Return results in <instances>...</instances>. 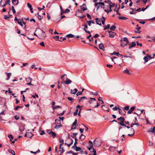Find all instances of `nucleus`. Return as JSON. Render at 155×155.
Here are the masks:
<instances>
[{
  "instance_id": "f257e3e1",
  "label": "nucleus",
  "mask_w": 155,
  "mask_h": 155,
  "mask_svg": "<svg viewBox=\"0 0 155 155\" xmlns=\"http://www.w3.org/2000/svg\"><path fill=\"white\" fill-rule=\"evenodd\" d=\"M36 31L38 32V38L40 39H44L46 36V35L44 31L40 29H37Z\"/></svg>"
},
{
  "instance_id": "f03ea898",
  "label": "nucleus",
  "mask_w": 155,
  "mask_h": 155,
  "mask_svg": "<svg viewBox=\"0 0 155 155\" xmlns=\"http://www.w3.org/2000/svg\"><path fill=\"white\" fill-rule=\"evenodd\" d=\"M123 41L126 42L125 43V44L124 45V43L122 42L120 44V46L122 47H124L127 46V44H128L129 41L127 38V37H124V38Z\"/></svg>"
},
{
  "instance_id": "7ed1b4c3",
  "label": "nucleus",
  "mask_w": 155,
  "mask_h": 155,
  "mask_svg": "<svg viewBox=\"0 0 155 155\" xmlns=\"http://www.w3.org/2000/svg\"><path fill=\"white\" fill-rule=\"evenodd\" d=\"M125 120V118L124 117H121V119L120 120V122H118V124L121 126H126V125L123 123Z\"/></svg>"
},
{
  "instance_id": "20e7f679",
  "label": "nucleus",
  "mask_w": 155,
  "mask_h": 155,
  "mask_svg": "<svg viewBox=\"0 0 155 155\" xmlns=\"http://www.w3.org/2000/svg\"><path fill=\"white\" fill-rule=\"evenodd\" d=\"M93 143L94 147H99L101 145V144L99 143L98 141L96 140V139L94 140Z\"/></svg>"
},
{
  "instance_id": "39448f33",
  "label": "nucleus",
  "mask_w": 155,
  "mask_h": 155,
  "mask_svg": "<svg viewBox=\"0 0 155 155\" xmlns=\"http://www.w3.org/2000/svg\"><path fill=\"white\" fill-rule=\"evenodd\" d=\"M108 32L109 34V37L110 38L114 37L116 35L115 32L111 31H109Z\"/></svg>"
},
{
  "instance_id": "423d86ee",
  "label": "nucleus",
  "mask_w": 155,
  "mask_h": 155,
  "mask_svg": "<svg viewBox=\"0 0 155 155\" xmlns=\"http://www.w3.org/2000/svg\"><path fill=\"white\" fill-rule=\"evenodd\" d=\"M130 133L132 134H128V135L129 136H133L134 134L135 131L134 129L133 128H131L130 130Z\"/></svg>"
},
{
  "instance_id": "0eeeda50",
  "label": "nucleus",
  "mask_w": 155,
  "mask_h": 155,
  "mask_svg": "<svg viewBox=\"0 0 155 155\" xmlns=\"http://www.w3.org/2000/svg\"><path fill=\"white\" fill-rule=\"evenodd\" d=\"M136 108L135 106H133L132 107H131L130 108V110H129L128 112L127 113L128 114H131L132 112L134 110V109Z\"/></svg>"
},
{
  "instance_id": "6e6552de",
  "label": "nucleus",
  "mask_w": 155,
  "mask_h": 155,
  "mask_svg": "<svg viewBox=\"0 0 155 155\" xmlns=\"http://www.w3.org/2000/svg\"><path fill=\"white\" fill-rule=\"evenodd\" d=\"M129 45V49H130L132 47H134L136 46V44L134 41H133L131 44L130 43Z\"/></svg>"
},
{
  "instance_id": "1a4fd4ad",
  "label": "nucleus",
  "mask_w": 155,
  "mask_h": 155,
  "mask_svg": "<svg viewBox=\"0 0 155 155\" xmlns=\"http://www.w3.org/2000/svg\"><path fill=\"white\" fill-rule=\"evenodd\" d=\"M95 20H96V23L97 24H98L100 25H101V19L100 18H95Z\"/></svg>"
},
{
  "instance_id": "9d476101",
  "label": "nucleus",
  "mask_w": 155,
  "mask_h": 155,
  "mask_svg": "<svg viewBox=\"0 0 155 155\" xmlns=\"http://www.w3.org/2000/svg\"><path fill=\"white\" fill-rule=\"evenodd\" d=\"M110 54L111 55H113L116 54L117 55V57H119V56H120V57H123L122 55L120 54L118 52H116L115 51H114L113 53H110Z\"/></svg>"
},
{
  "instance_id": "9b49d317",
  "label": "nucleus",
  "mask_w": 155,
  "mask_h": 155,
  "mask_svg": "<svg viewBox=\"0 0 155 155\" xmlns=\"http://www.w3.org/2000/svg\"><path fill=\"white\" fill-rule=\"evenodd\" d=\"M81 8L83 11H85L87 10V8L85 4H84L82 5L81 6Z\"/></svg>"
},
{
  "instance_id": "f8f14e48",
  "label": "nucleus",
  "mask_w": 155,
  "mask_h": 155,
  "mask_svg": "<svg viewBox=\"0 0 155 155\" xmlns=\"http://www.w3.org/2000/svg\"><path fill=\"white\" fill-rule=\"evenodd\" d=\"M10 0H7L6 1H5V3L3 5H1V7H5L6 5L8 4L10 5Z\"/></svg>"
},
{
  "instance_id": "ddd939ff",
  "label": "nucleus",
  "mask_w": 155,
  "mask_h": 155,
  "mask_svg": "<svg viewBox=\"0 0 155 155\" xmlns=\"http://www.w3.org/2000/svg\"><path fill=\"white\" fill-rule=\"evenodd\" d=\"M12 4L14 5H17L19 3L18 0H13L12 1Z\"/></svg>"
},
{
  "instance_id": "4468645a",
  "label": "nucleus",
  "mask_w": 155,
  "mask_h": 155,
  "mask_svg": "<svg viewBox=\"0 0 155 155\" xmlns=\"http://www.w3.org/2000/svg\"><path fill=\"white\" fill-rule=\"evenodd\" d=\"M72 81L70 79H68L67 78H66V80L64 82V83L66 84H71Z\"/></svg>"
},
{
  "instance_id": "2eb2a0df",
  "label": "nucleus",
  "mask_w": 155,
  "mask_h": 155,
  "mask_svg": "<svg viewBox=\"0 0 155 155\" xmlns=\"http://www.w3.org/2000/svg\"><path fill=\"white\" fill-rule=\"evenodd\" d=\"M59 140H60V143H61L59 145V146H60L59 149H62V147H61V146L62 145H63L64 143V140L63 139H61V138H59Z\"/></svg>"
},
{
  "instance_id": "dca6fc26",
  "label": "nucleus",
  "mask_w": 155,
  "mask_h": 155,
  "mask_svg": "<svg viewBox=\"0 0 155 155\" xmlns=\"http://www.w3.org/2000/svg\"><path fill=\"white\" fill-rule=\"evenodd\" d=\"M99 47L100 49L102 50L103 51L104 50V45L102 43H101L99 44Z\"/></svg>"
},
{
  "instance_id": "f3484780",
  "label": "nucleus",
  "mask_w": 155,
  "mask_h": 155,
  "mask_svg": "<svg viewBox=\"0 0 155 155\" xmlns=\"http://www.w3.org/2000/svg\"><path fill=\"white\" fill-rule=\"evenodd\" d=\"M78 91L77 89L75 88L74 89L71 90V94H75Z\"/></svg>"
},
{
  "instance_id": "a211bd4d",
  "label": "nucleus",
  "mask_w": 155,
  "mask_h": 155,
  "mask_svg": "<svg viewBox=\"0 0 155 155\" xmlns=\"http://www.w3.org/2000/svg\"><path fill=\"white\" fill-rule=\"evenodd\" d=\"M101 108L104 110L107 111L108 112L109 111V109L104 105H102L101 107Z\"/></svg>"
},
{
  "instance_id": "6ab92c4d",
  "label": "nucleus",
  "mask_w": 155,
  "mask_h": 155,
  "mask_svg": "<svg viewBox=\"0 0 155 155\" xmlns=\"http://www.w3.org/2000/svg\"><path fill=\"white\" fill-rule=\"evenodd\" d=\"M123 72L124 73L126 74H129V75H130L131 74V73L130 72L129 70L127 69H126L124 70L123 71Z\"/></svg>"
},
{
  "instance_id": "aec40b11",
  "label": "nucleus",
  "mask_w": 155,
  "mask_h": 155,
  "mask_svg": "<svg viewBox=\"0 0 155 155\" xmlns=\"http://www.w3.org/2000/svg\"><path fill=\"white\" fill-rule=\"evenodd\" d=\"M8 151L9 152L11 153L12 155H15V152L14 150L10 149Z\"/></svg>"
},
{
  "instance_id": "412c9836",
  "label": "nucleus",
  "mask_w": 155,
  "mask_h": 155,
  "mask_svg": "<svg viewBox=\"0 0 155 155\" xmlns=\"http://www.w3.org/2000/svg\"><path fill=\"white\" fill-rule=\"evenodd\" d=\"M74 35L72 34H69L67 35L65 37L69 38H73L74 37Z\"/></svg>"
},
{
  "instance_id": "4be33fe9",
  "label": "nucleus",
  "mask_w": 155,
  "mask_h": 155,
  "mask_svg": "<svg viewBox=\"0 0 155 155\" xmlns=\"http://www.w3.org/2000/svg\"><path fill=\"white\" fill-rule=\"evenodd\" d=\"M5 73L7 74V78L6 79L7 80H8L11 75V73H7L6 72Z\"/></svg>"
},
{
  "instance_id": "5701e85b",
  "label": "nucleus",
  "mask_w": 155,
  "mask_h": 155,
  "mask_svg": "<svg viewBox=\"0 0 155 155\" xmlns=\"http://www.w3.org/2000/svg\"><path fill=\"white\" fill-rule=\"evenodd\" d=\"M50 134H51V137H52L53 138H54L55 137H56V133L53 132L52 131L51 132Z\"/></svg>"
},
{
  "instance_id": "b1692460",
  "label": "nucleus",
  "mask_w": 155,
  "mask_h": 155,
  "mask_svg": "<svg viewBox=\"0 0 155 155\" xmlns=\"http://www.w3.org/2000/svg\"><path fill=\"white\" fill-rule=\"evenodd\" d=\"M99 4L100 5V7L101 8H104V2H99Z\"/></svg>"
},
{
  "instance_id": "393cba45",
  "label": "nucleus",
  "mask_w": 155,
  "mask_h": 155,
  "mask_svg": "<svg viewBox=\"0 0 155 155\" xmlns=\"http://www.w3.org/2000/svg\"><path fill=\"white\" fill-rule=\"evenodd\" d=\"M110 28V25L109 24H107V25H105L104 26V30H106Z\"/></svg>"
},
{
  "instance_id": "a878e982",
  "label": "nucleus",
  "mask_w": 155,
  "mask_h": 155,
  "mask_svg": "<svg viewBox=\"0 0 155 155\" xmlns=\"http://www.w3.org/2000/svg\"><path fill=\"white\" fill-rule=\"evenodd\" d=\"M105 20V18L103 16L101 19V23L103 25L104 24Z\"/></svg>"
},
{
  "instance_id": "bb28decb",
  "label": "nucleus",
  "mask_w": 155,
  "mask_h": 155,
  "mask_svg": "<svg viewBox=\"0 0 155 155\" xmlns=\"http://www.w3.org/2000/svg\"><path fill=\"white\" fill-rule=\"evenodd\" d=\"M26 81L27 82H31L32 80V79L29 77H28L27 78H26Z\"/></svg>"
},
{
  "instance_id": "cd10ccee",
  "label": "nucleus",
  "mask_w": 155,
  "mask_h": 155,
  "mask_svg": "<svg viewBox=\"0 0 155 155\" xmlns=\"http://www.w3.org/2000/svg\"><path fill=\"white\" fill-rule=\"evenodd\" d=\"M118 18L123 20H125L128 19V18L124 16H119Z\"/></svg>"
},
{
  "instance_id": "c85d7f7f",
  "label": "nucleus",
  "mask_w": 155,
  "mask_h": 155,
  "mask_svg": "<svg viewBox=\"0 0 155 155\" xmlns=\"http://www.w3.org/2000/svg\"><path fill=\"white\" fill-rule=\"evenodd\" d=\"M33 135V134L31 133H28V136L27 137L28 138H31V137H32Z\"/></svg>"
},
{
  "instance_id": "c756f323",
  "label": "nucleus",
  "mask_w": 155,
  "mask_h": 155,
  "mask_svg": "<svg viewBox=\"0 0 155 155\" xmlns=\"http://www.w3.org/2000/svg\"><path fill=\"white\" fill-rule=\"evenodd\" d=\"M62 127V126L61 124H59L58 125H56L55 127L54 128L56 129H58L59 128L61 127Z\"/></svg>"
},
{
  "instance_id": "7c9ffc66",
  "label": "nucleus",
  "mask_w": 155,
  "mask_h": 155,
  "mask_svg": "<svg viewBox=\"0 0 155 155\" xmlns=\"http://www.w3.org/2000/svg\"><path fill=\"white\" fill-rule=\"evenodd\" d=\"M8 137L10 139V141H12V140L13 139V137L12 134H10L8 135Z\"/></svg>"
},
{
  "instance_id": "2f4dec72",
  "label": "nucleus",
  "mask_w": 155,
  "mask_h": 155,
  "mask_svg": "<svg viewBox=\"0 0 155 155\" xmlns=\"http://www.w3.org/2000/svg\"><path fill=\"white\" fill-rule=\"evenodd\" d=\"M40 152V150L39 149H38V150L37 151H36V152H33V151H30V152L31 153H34V154H37V153H39Z\"/></svg>"
},
{
  "instance_id": "473e14b6",
  "label": "nucleus",
  "mask_w": 155,
  "mask_h": 155,
  "mask_svg": "<svg viewBox=\"0 0 155 155\" xmlns=\"http://www.w3.org/2000/svg\"><path fill=\"white\" fill-rule=\"evenodd\" d=\"M74 150L77 151H80L81 150V149L80 147L77 146L76 147V148L75 149H74Z\"/></svg>"
},
{
  "instance_id": "72a5a7b5",
  "label": "nucleus",
  "mask_w": 155,
  "mask_h": 155,
  "mask_svg": "<svg viewBox=\"0 0 155 155\" xmlns=\"http://www.w3.org/2000/svg\"><path fill=\"white\" fill-rule=\"evenodd\" d=\"M147 55H148V54ZM147 56L148 55H147L146 57H144L143 58V59L144 60V61H145L144 63H145L146 62H147L148 61V58H147Z\"/></svg>"
},
{
  "instance_id": "f704fd0d",
  "label": "nucleus",
  "mask_w": 155,
  "mask_h": 155,
  "mask_svg": "<svg viewBox=\"0 0 155 155\" xmlns=\"http://www.w3.org/2000/svg\"><path fill=\"white\" fill-rule=\"evenodd\" d=\"M87 148L88 150H89L91 152H92V150H95L93 147H89L88 146L87 147Z\"/></svg>"
},
{
  "instance_id": "c9c22d12",
  "label": "nucleus",
  "mask_w": 155,
  "mask_h": 155,
  "mask_svg": "<svg viewBox=\"0 0 155 155\" xmlns=\"http://www.w3.org/2000/svg\"><path fill=\"white\" fill-rule=\"evenodd\" d=\"M58 108H61V106H59V105L56 106L55 107H52V108L53 109V110H54L55 109H56Z\"/></svg>"
},
{
  "instance_id": "e433bc0d",
  "label": "nucleus",
  "mask_w": 155,
  "mask_h": 155,
  "mask_svg": "<svg viewBox=\"0 0 155 155\" xmlns=\"http://www.w3.org/2000/svg\"><path fill=\"white\" fill-rule=\"evenodd\" d=\"M55 121L56 122L57 124H59V125L61 124V121L60 120L55 119Z\"/></svg>"
},
{
  "instance_id": "4c0bfd02",
  "label": "nucleus",
  "mask_w": 155,
  "mask_h": 155,
  "mask_svg": "<svg viewBox=\"0 0 155 155\" xmlns=\"http://www.w3.org/2000/svg\"><path fill=\"white\" fill-rule=\"evenodd\" d=\"M78 135V133H74L72 135H71V137L72 138H75L76 137V136Z\"/></svg>"
},
{
  "instance_id": "58836bf2",
  "label": "nucleus",
  "mask_w": 155,
  "mask_h": 155,
  "mask_svg": "<svg viewBox=\"0 0 155 155\" xmlns=\"http://www.w3.org/2000/svg\"><path fill=\"white\" fill-rule=\"evenodd\" d=\"M116 28V27L114 25H113L110 27V30L112 31L114 30Z\"/></svg>"
},
{
  "instance_id": "ea45409f",
  "label": "nucleus",
  "mask_w": 155,
  "mask_h": 155,
  "mask_svg": "<svg viewBox=\"0 0 155 155\" xmlns=\"http://www.w3.org/2000/svg\"><path fill=\"white\" fill-rule=\"evenodd\" d=\"M60 8L61 11V15H62L64 13V12L63 9L62 8L61 6H60Z\"/></svg>"
},
{
  "instance_id": "a19ab883",
  "label": "nucleus",
  "mask_w": 155,
  "mask_h": 155,
  "mask_svg": "<svg viewBox=\"0 0 155 155\" xmlns=\"http://www.w3.org/2000/svg\"><path fill=\"white\" fill-rule=\"evenodd\" d=\"M100 98H102V97H100L99 98H98V100L99 101V102L101 103V104H103L104 103V101L103 100L100 99Z\"/></svg>"
},
{
  "instance_id": "79ce46f5",
  "label": "nucleus",
  "mask_w": 155,
  "mask_h": 155,
  "mask_svg": "<svg viewBox=\"0 0 155 155\" xmlns=\"http://www.w3.org/2000/svg\"><path fill=\"white\" fill-rule=\"evenodd\" d=\"M71 141V143H70L69 144H68L67 145L68 146V147H69L70 146H71L73 143V140L71 139H70Z\"/></svg>"
},
{
  "instance_id": "37998d69",
  "label": "nucleus",
  "mask_w": 155,
  "mask_h": 155,
  "mask_svg": "<svg viewBox=\"0 0 155 155\" xmlns=\"http://www.w3.org/2000/svg\"><path fill=\"white\" fill-rule=\"evenodd\" d=\"M104 2L105 3H108V4H109V5H110V4H112V2L110 1V0H108L107 1H104Z\"/></svg>"
},
{
  "instance_id": "c03bdc74",
  "label": "nucleus",
  "mask_w": 155,
  "mask_h": 155,
  "mask_svg": "<svg viewBox=\"0 0 155 155\" xmlns=\"http://www.w3.org/2000/svg\"><path fill=\"white\" fill-rule=\"evenodd\" d=\"M89 143L90 147H93V143L91 141L89 140Z\"/></svg>"
},
{
  "instance_id": "a18cd8bd",
  "label": "nucleus",
  "mask_w": 155,
  "mask_h": 155,
  "mask_svg": "<svg viewBox=\"0 0 155 155\" xmlns=\"http://www.w3.org/2000/svg\"><path fill=\"white\" fill-rule=\"evenodd\" d=\"M129 108V106H125L124 108V110H128Z\"/></svg>"
},
{
  "instance_id": "49530a36",
  "label": "nucleus",
  "mask_w": 155,
  "mask_h": 155,
  "mask_svg": "<svg viewBox=\"0 0 155 155\" xmlns=\"http://www.w3.org/2000/svg\"><path fill=\"white\" fill-rule=\"evenodd\" d=\"M145 120H146L147 122V124H151L148 121V118L147 117H145Z\"/></svg>"
},
{
  "instance_id": "de8ad7c7",
  "label": "nucleus",
  "mask_w": 155,
  "mask_h": 155,
  "mask_svg": "<svg viewBox=\"0 0 155 155\" xmlns=\"http://www.w3.org/2000/svg\"><path fill=\"white\" fill-rule=\"evenodd\" d=\"M22 107L17 106V107L15 108V110H17L19 108H22Z\"/></svg>"
},
{
  "instance_id": "09e8293b",
  "label": "nucleus",
  "mask_w": 155,
  "mask_h": 155,
  "mask_svg": "<svg viewBox=\"0 0 155 155\" xmlns=\"http://www.w3.org/2000/svg\"><path fill=\"white\" fill-rule=\"evenodd\" d=\"M87 16L88 18V19L90 20L91 19V17L90 15L88 13L87 14Z\"/></svg>"
},
{
  "instance_id": "8fccbe9b",
  "label": "nucleus",
  "mask_w": 155,
  "mask_h": 155,
  "mask_svg": "<svg viewBox=\"0 0 155 155\" xmlns=\"http://www.w3.org/2000/svg\"><path fill=\"white\" fill-rule=\"evenodd\" d=\"M77 119H75V120L74 121V122L73 123L72 125H73V126L77 124Z\"/></svg>"
},
{
  "instance_id": "3c124183",
  "label": "nucleus",
  "mask_w": 155,
  "mask_h": 155,
  "mask_svg": "<svg viewBox=\"0 0 155 155\" xmlns=\"http://www.w3.org/2000/svg\"><path fill=\"white\" fill-rule=\"evenodd\" d=\"M27 5L28 8H29L30 9L31 8H31H32V6L29 3H28Z\"/></svg>"
},
{
  "instance_id": "603ef678",
  "label": "nucleus",
  "mask_w": 155,
  "mask_h": 155,
  "mask_svg": "<svg viewBox=\"0 0 155 155\" xmlns=\"http://www.w3.org/2000/svg\"><path fill=\"white\" fill-rule=\"evenodd\" d=\"M78 112V109H77L75 111L74 113V115L75 116L77 114Z\"/></svg>"
},
{
  "instance_id": "864d4df0",
  "label": "nucleus",
  "mask_w": 155,
  "mask_h": 155,
  "mask_svg": "<svg viewBox=\"0 0 155 155\" xmlns=\"http://www.w3.org/2000/svg\"><path fill=\"white\" fill-rule=\"evenodd\" d=\"M37 15L38 16V18L39 20H41L42 19V17L41 16L39 15V13H38Z\"/></svg>"
},
{
  "instance_id": "5fc2aeb1",
  "label": "nucleus",
  "mask_w": 155,
  "mask_h": 155,
  "mask_svg": "<svg viewBox=\"0 0 155 155\" xmlns=\"http://www.w3.org/2000/svg\"><path fill=\"white\" fill-rule=\"evenodd\" d=\"M82 94V91H78L76 95L77 96H78L79 95Z\"/></svg>"
},
{
  "instance_id": "6e6d98bb",
  "label": "nucleus",
  "mask_w": 155,
  "mask_h": 155,
  "mask_svg": "<svg viewBox=\"0 0 155 155\" xmlns=\"http://www.w3.org/2000/svg\"><path fill=\"white\" fill-rule=\"evenodd\" d=\"M54 39H55L56 40H58V39L59 38V36H54L53 37Z\"/></svg>"
},
{
  "instance_id": "4d7b16f0",
  "label": "nucleus",
  "mask_w": 155,
  "mask_h": 155,
  "mask_svg": "<svg viewBox=\"0 0 155 155\" xmlns=\"http://www.w3.org/2000/svg\"><path fill=\"white\" fill-rule=\"evenodd\" d=\"M12 12L14 14H15L16 12L14 8V7L13 6H12Z\"/></svg>"
},
{
  "instance_id": "13d9d810",
  "label": "nucleus",
  "mask_w": 155,
  "mask_h": 155,
  "mask_svg": "<svg viewBox=\"0 0 155 155\" xmlns=\"http://www.w3.org/2000/svg\"><path fill=\"white\" fill-rule=\"evenodd\" d=\"M83 30H84V31H85L87 33H88V34H90V31H87L86 29V28H83Z\"/></svg>"
},
{
  "instance_id": "bf43d9fd",
  "label": "nucleus",
  "mask_w": 155,
  "mask_h": 155,
  "mask_svg": "<svg viewBox=\"0 0 155 155\" xmlns=\"http://www.w3.org/2000/svg\"><path fill=\"white\" fill-rule=\"evenodd\" d=\"M14 118L16 120H18L19 119V117L17 115L15 116Z\"/></svg>"
},
{
  "instance_id": "052dcab7",
  "label": "nucleus",
  "mask_w": 155,
  "mask_h": 155,
  "mask_svg": "<svg viewBox=\"0 0 155 155\" xmlns=\"http://www.w3.org/2000/svg\"><path fill=\"white\" fill-rule=\"evenodd\" d=\"M32 97L34 98H35L36 97H38V95L36 94H35V95H32Z\"/></svg>"
},
{
  "instance_id": "680f3d73",
  "label": "nucleus",
  "mask_w": 155,
  "mask_h": 155,
  "mask_svg": "<svg viewBox=\"0 0 155 155\" xmlns=\"http://www.w3.org/2000/svg\"><path fill=\"white\" fill-rule=\"evenodd\" d=\"M151 132L153 133H155V127H154L152 128V130Z\"/></svg>"
},
{
  "instance_id": "e2e57ef3",
  "label": "nucleus",
  "mask_w": 155,
  "mask_h": 155,
  "mask_svg": "<svg viewBox=\"0 0 155 155\" xmlns=\"http://www.w3.org/2000/svg\"><path fill=\"white\" fill-rule=\"evenodd\" d=\"M65 111H66L65 110H64L62 113L60 114H58V115L59 116H62L64 114V113L65 112Z\"/></svg>"
},
{
  "instance_id": "0e129e2a",
  "label": "nucleus",
  "mask_w": 155,
  "mask_h": 155,
  "mask_svg": "<svg viewBox=\"0 0 155 155\" xmlns=\"http://www.w3.org/2000/svg\"><path fill=\"white\" fill-rule=\"evenodd\" d=\"M149 146H153V143L152 142H151L150 141H149Z\"/></svg>"
},
{
  "instance_id": "69168bd1",
  "label": "nucleus",
  "mask_w": 155,
  "mask_h": 155,
  "mask_svg": "<svg viewBox=\"0 0 155 155\" xmlns=\"http://www.w3.org/2000/svg\"><path fill=\"white\" fill-rule=\"evenodd\" d=\"M92 152L94 153V155H97L96 151L95 150H94L92 151Z\"/></svg>"
},
{
  "instance_id": "338daca9",
  "label": "nucleus",
  "mask_w": 155,
  "mask_h": 155,
  "mask_svg": "<svg viewBox=\"0 0 155 155\" xmlns=\"http://www.w3.org/2000/svg\"><path fill=\"white\" fill-rule=\"evenodd\" d=\"M118 111H119V114H122V110L119 108H118Z\"/></svg>"
},
{
  "instance_id": "774afa93",
  "label": "nucleus",
  "mask_w": 155,
  "mask_h": 155,
  "mask_svg": "<svg viewBox=\"0 0 155 155\" xmlns=\"http://www.w3.org/2000/svg\"><path fill=\"white\" fill-rule=\"evenodd\" d=\"M40 45L42 46V47H44L45 46V44L44 42H42L40 43Z\"/></svg>"
}]
</instances>
